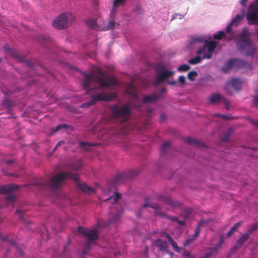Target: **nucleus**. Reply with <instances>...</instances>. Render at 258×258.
<instances>
[{
  "instance_id": "51",
  "label": "nucleus",
  "mask_w": 258,
  "mask_h": 258,
  "mask_svg": "<svg viewBox=\"0 0 258 258\" xmlns=\"http://www.w3.org/2000/svg\"><path fill=\"white\" fill-rule=\"evenodd\" d=\"M178 82L181 85H183L185 83V78L183 76H180L178 78Z\"/></svg>"
},
{
  "instance_id": "57",
  "label": "nucleus",
  "mask_w": 258,
  "mask_h": 258,
  "mask_svg": "<svg viewBox=\"0 0 258 258\" xmlns=\"http://www.w3.org/2000/svg\"><path fill=\"white\" fill-rule=\"evenodd\" d=\"M93 4L94 5V7L96 9H97V7L98 6L99 4V0H93Z\"/></svg>"
},
{
  "instance_id": "39",
  "label": "nucleus",
  "mask_w": 258,
  "mask_h": 258,
  "mask_svg": "<svg viewBox=\"0 0 258 258\" xmlns=\"http://www.w3.org/2000/svg\"><path fill=\"white\" fill-rule=\"evenodd\" d=\"M208 221L206 220H201L200 222H199L196 229L195 230V235H199L200 231H201V228L203 226L204 223H207Z\"/></svg>"
},
{
  "instance_id": "18",
  "label": "nucleus",
  "mask_w": 258,
  "mask_h": 258,
  "mask_svg": "<svg viewBox=\"0 0 258 258\" xmlns=\"http://www.w3.org/2000/svg\"><path fill=\"white\" fill-rule=\"evenodd\" d=\"M18 187L17 185L13 184L0 185V194L10 192Z\"/></svg>"
},
{
  "instance_id": "23",
  "label": "nucleus",
  "mask_w": 258,
  "mask_h": 258,
  "mask_svg": "<svg viewBox=\"0 0 258 258\" xmlns=\"http://www.w3.org/2000/svg\"><path fill=\"white\" fill-rule=\"evenodd\" d=\"M165 237L168 239V240L170 243V244H171L174 250L176 252H180V248L178 246V245H177V243L174 241V240L170 236L169 234L166 233L165 234Z\"/></svg>"
},
{
  "instance_id": "29",
  "label": "nucleus",
  "mask_w": 258,
  "mask_h": 258,
  "mask_svg": "<svg viewBox=\"0 0 258 258\" xmlns=\"http://www.w3.org/2000/svg\"><path fill=\"white\" fill-rule=\"evenodd\" d=\"M86 24L89 27L96 30L97 26L96 19L93 18L89 19L86 21Z\"/></svg>"
},
{
  "instance_id": "49",
  "label": "nucleus",
  "mask_w": 258,
  "mask_h": 258,
  "mask_svg": "<svg viewBox=\"0 0 258 258\" xmlns=\"http://www.w3.org/2000/svg\"><path fill=\"white\" fill-rule=\"evenodd\" d=\"M214 115L215 117H219L225 119H229L230 118L229 116H228L227 115H224V114L216 113V114H215Z\"/></svg>"
},
{
  "instance_id": "11",
  "label": "nucleus",
  "mask_w": 258,
  "mask_h": 258,
  "mask_svg": "<svg viewBox=\"0 0 258 258\" xmlns=\"http://www.w3.org/2000/svg\"><path fill=\"white\" fill-rule=\"evenodd\" d=\"M78 231L83 236L87 237L88 238V240H90L91 242L98 238L97 233L93 230L79 226Z\"/></svg>"
},
{
  "instance_id": "62",
  "label": "nucleus",
  "mask_w": 258,
  "mask_h": 258,
  "mask_svg": "<svg viewBox=\"0 0 258 258\" xmlns=\"http://www.w3.org/2000/svg\"><path fill=\"white\" fill-rule=\"evenodd\" d=\"M167 83L170 85H175L177 83L176 81H169Z\"/></svg>"
},
{
  "instance_id": "31",
  "label": "nucleus",
  "mask_w": 258,
  "mask_h": 258,
  "mask_svg": "<svg viewBox=\"0 0 258 258\" xmlns=\"http://www.w3.org/2000/svg\"><path fill=\"white\" fill-rule=\"evenodd\" d=\"M126 1L127 0H114L112 6L113 10L115 11L118 7L123 6L126 3Z\"/></svg>"
},
{
  "instance_id": "5",
  "label": "nucleus",
  "mask_w": 258,
  "mask_h": 258,
  "mask_svg": "<svg viewBox=\"0 0 258 258\" xmlns=\"http://www.w3.org/2000/svg\"><path fill=\"white\" fill-rule=\"evenodd\" d=\"M131 113L132 111L128 103L122 105L115 104L111 107V118L114 119H120V123L126 121Z\"/></svg>"
},
{
  "instance_id": "42",
  "label": "nucleus",
  "mask_w": 258,
  "mask_h": 258,
  "mask_svg": "<svg viewBox=\"0 0 258 258\" xmlns=\"http://www.w3.org/2000/svg\"><path fill=\"white\" fill-rule=\"evenodd\" d=\"M11 55L16 58H17L19 61H23V58L22 56H20L19 53H18L15 50H11Z\"/></svg>"
},
{
  "instance_id": "28",
  "label": "nucleus",
  "mask_w": 258,
  "mask_h": 258,
  "mask_svg": "<svg viewBox=\"0 0 258 258\" xmlns=\"http://www.w3.org/2000/svg\"><path fill=\"white\" fill-rule=\"evenodd\" d=\"M234 67L237 68H243L246 65V63L243 60L238 59H232Z\"/></svg>"
},
{
  "instance_id": "30",
  "label": "nucleus",
  "mask_w": 258,
  "mask_h": 258,
  "mask_svg": "<svg viewBox=\"0 0 258 258\" xmlns=\"http://www.w3.org/2000/svg\"><path fill=\"white\" fill-rule=\"evenodd\" d=\"M97 146V144L89 143L85 142H80L79 143V146L85 150H89L90 146Z\"/></svg>"
},
{
  "instance_id": "63",
  "label": "nucleus",
  "mask_w": 258,
  "mask_h": 258,
  "mask_svg": "<svg viewBox=\"0 0 258 258\" xmlns=\"http://www.w3.org/2000/svg\"><path fill=\"white\" fill-rule=\"evenodd\" d=\"M1 238H2L4 241H7V240H9L8 237L7 235H5V236H3L1 237Z\"/></svg>"
},
{
  "instance_id": "59",
  "label": "nucleus",
  "mask_w": 258,
  "mask_h": 258,
  "mask_svg": "<svg viewBox=\"0 0 258 258\" xmlns=\"http://www.w3.org/2000/svg\"><path fill=\"white\" fill-rule=\"evenodd\" d=\"M182 254L184 256H187V257H189L190 255V253L188 251H187V250H184Z\"/></svg>"
},
{
  "instance_id": "6",
  "label": "nucleus",
  "mask_w": 258,
  "mask_h": 258,
  "mask_svg": "<svg viewBox=\"0 0 258 258\" xmlns=\"http://www.w3.org/2000/svg\"><path fill=\"white\" fill-rule=\"evenodd\" d=\"M156 71V81L158 84L162 83L164 81L169 79L175 74L174 71L168 70L166 66L164 65L158 66Z\"/></svg>"
},
{
  "instance_id": "10",
  "label": "nucleus",
  "mask_w": 258,
  "mask_h": 258,
  "mask_svg": "<svg viewBox=\"0 0 258 258\" xmlns=\"http://www.w3.org/2000/svg\"><path fill=\"white\" fill-rule=\"evenodd\" d=\"M96 22L97 24L96 30L98 31H106L111 29L114 28L115 25L114 21H109L106 24L105 21L100 15L96 19Z\"/></svg>"
},
{
  "instance_id": "43",
  "label": "nucleus",
  "mask_w": 258,
  "mask_h": 258,
  "mask_svg": "<svg viewBox=\"0 0 258 258\" xmlns=\"http://www.w3.org/2000/svg\"><path fill=\"white\" fill-rule=\"evenodd\" d=\"M224 240L223 236L221 235L220 236V240H219V242L216 244V245L214 247H213L212 248H215V251H216L218 249L220 248L221 247L222 244L224 243Z\"/></svg>"
},
{
  "instance_id": "26",
  "label": "nucleus",
  "mask_w": 258,
  "mask_h": 258,
  "mask_svg": "<svg viewBox=\"0 0 258 258\" xmlns=\"http://www.w3.org/2000/svg\"><path fill=\"white\" fill-rule=\"evenodd\" d=\"M70 126L67 124L63 123V124H60L57 125L55 127L53 128L50 131L49 134L51 135H53L54 134L58 132V131H60V130L62 128H67Z\"/></svg>"
},
{
  "instance_id": "35",
  "label": "nucleus",
  "mask_w": 258,
  "mask_h": 258,
  "mask_svg": "<svg viewBox=\"0 0 258 258\" xmlns=\"http://www.w3.org/2000/svg\"><path fill=\"white\" fill-rule=\"evenodd\" d=\"M200 55L197 54L195 58L189 59L188 60V62L191 64H196L201 62L202 60L204 59L203 58V57H201Z\"/></svg>"
},
{
  "instance_id": "4",
  "label": "nucleus",
  "mask_w": 258,
  "mask_h": 258,
  "mask_svg": "<svg viewBox=\"0 0 258 258\" xmlns=\"http://www.w3.org/2000/svg\"><path fill=\"white\" fill-rule=\"evenodd\" d=\"M192 43H203V46L199 48L197 51V54L201 55L205 53L206 48L208 49V53H204L203 55V59H211L213 53L216 48L218 43L215 41L207 40L203 36H197L193 38L191 40Z\"/></svg>"
},
{
  "instance_id": "14",
  "label": "nucleus",
  "mask_w": 258,
  "mask_h": 258,
  "mask_svg": "<svg viewBox=\"0 0 258 258\" xmlns=\"http://www.w3.org/2000/svg\"><path fill=\"white\" fill-rule=\"evenodd\" d=\"M241 85V82L239 80L236 78H233L231 80L230 83L226 84L225 90L228 94H231V93L228 91V88L230 86H232L235 90H239L240 89Z\"/></svg>"
},
{
  "instance_id": "22",
  "label": "nucleus",
  "mask_w": 258,
  "mask_h": 258,
  "mask_svg": "<svg viewBox=\"0 0 258 258\" xmlns=\"http://www.w3.org/2000/svg\"><path fill=\"white\" fill-rule=\"evenodd\" d=\"M121 198V195L115 192L113 196H110L108 198L104 200V202L112 204H115L117 201Z\"/></svg>"
},
{
  "instance_id": "41",
  "label": "nucleus",
  "mask_w": 258,
  "mask_h": 258,
  "mask_svg": "<svg viewBox=\"0 0 258 258\" xmlns=\"http://www.w3.org/2000/svg\"><path fill=\"white\" fill-rule=\"evenodd\" d=\"M92 242L90 241V240H87L86 243L84 247L83 250V253L84 254H86L87 252L90 250Z\"/></svg>"
},
{
  "instance_id": "7",
  "label": "nucleus",
  "mask_w": 258,
  "mask_h": 258,
  "mask_svg": "<svg viewBox=\"0 0 258 258\" xmlns=\"http://www.w3.org/2000/svg\"><path fill=\"white\" fill-rule=\"evenodd\" d=\"M90 98L92 103L94 104L97 102L100 101H110L115 100L117 98V94L116 93L106 94L103 92H101L95 95H91Z\"/></svg>"
},
{
  "instance_id": "8",
  "label": "nucleus",
  "mask_w": 258,
  "mask_h": 258,
  "mask_svg": "<svg viewBox=\"0 0 258 258\" xmlns=\"http://www.w3.org/2000/svg\"><path fill=\"white\" fill-rule=\"evenodd\" d=\"M69 17H72L68 13H62L58 16L53 22V26L57 29H64L68 26V19Z\"/></svg>"
},
{
  "instance_id": "33",
  "label": "nucleus",
  "mask_w": 258,
  "mask_h": 258,
  "mask_svg": "<svg viewBox=\"0 0 258 258\" xmlns=\"http://www.w3.org/2000/svg\"><path fill=\"white\" fill-rule=\"evenodd\" d=\"M243 18V16L241 15H236L234 18H233L231 23L235 26H237L239 23L242 21Z\"/></svg>"
},
{
  "instance_id": "12",
  "label": "nucleus",
  "mask_w": 258,
  "mask_h": 258,
  "mask_svg": "<svg viewBox=\"0 0 258 258\" xmlns=\"http://www.w3.org/2000/svg\"><path fill=\"white\" fill-rule=\"evenodd\" d=\"M143 207H151L154 209L155 211L156 215L159 217H163L165 215V213L161 212L159 206L157 204L151 203L148 198L145 199Z\"/></svg>"
},
{
  "instance_id": "47",
  "label": "nucleus",
  "mask_w": 258,
  "mask_h": 258,
  "mask_svg": "<svg viewBox=\"0 0 258 258\" xmlns=\"http://www.w3.org/2000/svg\"><path fill=\"white\" fill-rule=\"evenodd\" d=\"M15 199V196L13 194H9L6 196V199L9 202H12Z\"/></svg>"
},
{
  "instance_id": "37",
  "label": "nucleus",
  "mask_w": 258,
  "mask_h": 258,
  "mask_svg": "<svg viewBox=\"0 0 258 258\" xmlns=\"http://www.w3.org/2000/svg\"><path fill=\"white\" fill-rule=\"evenodd\" d=\"M258 228V222L252 224L247 231L246 233L250 235L254 231Z\"/></svg>"
},
{
  "instance_id": "21",
  "label": "nucleus",
  "mask_w": 258,
  "mask_h": 258,
  "mask_svg": "<svg viewBox=\"0 0 258 258\" xmlns=\"http://www.w3.org/2000/svg\"><path fill=\"white\" fill-rule=\"evenodd\" d=\"M249 236L250 235L246 232L243 234L237 241L236 243L233 248L235 249L239 248L243 243L247 240Z\"/></svg>"
},
{
  "instance_id": "9",
  "label": "nucleus",
  "mask_w": 258,
  "mask_h": 258,
  "mask_svg": "<svg viewBox=\"0 0 258 258\" xmlns=\"http://www.w3.org/2000/svg\"><path fill=\"white\" fill-rule=\"evenodd\" d=\"M248 13L246 15V19L248 24H258V7L250 4L248 7Z\"/></svg>"
},
{
  "instance_id": "17",
  "label": "nucleus",
  "mask_w": 258,
  "mask_h": 258,
  "mask_svg": "<svg viewBox=\"0 0 258 258\" xmlns=\"http://www.w3.org/2000/svg\"><path fill=\"white\" fill-rule=\"evenodd\" d=\"M161 97L160 93H154L151 95L145 96L143 99V102L144 103L155 102L158 99Z\"/></svg>"
},
{
  "instance_id": "13",
  "label": "nucleus",
  "mask_w": 258,
  "mask_h": 258,
  "mask_svg": "<svg viewBox=\"0 0 258 258\" xmlns=\"http://www.w3.org/2000/svg\"><path fill=\"white\" fill-rule=\"evenodd\" d=\"M122 213V209L120 206H117V208L116 207L112 208L111 214L113 213V215L112 217L108 220V222L110 223L117 221Z\"/></svg>"
},
{
  "instance_id": "2",
  "label": "nucleus",
  "mask_w": 258,
  "mask_h": 258,
  "mask_svg": "<svg viewBox=\"0 0 258 258\" xmlns=\"http://www.w3.org/2000/svg\"><path fill=\"white\" fill-rule=\"evenodd\" d=\"M96 72L97 75L88 74L84 75L83 87L86 90V93L88 94H90L92 91L99 90L97 87L89 88L93 83H97L101 89L111 87L116 84L115 78L114 76H106V73L101 69L97 68Z\"/></svg>"
},
{
  "instance_id": "50",
  "label": "nucleus",
  "mask_w": 258,
  "mask_h": 258,
  "mask_svg": "<svg viewBox=\"0 0 258 258\" xmlns=\"http://www.w3.org/2000/svg\"><path fill=\"white\" fill-rule=\"evenodd\" d=\"M165 215L164 216H163V217H166L167 218L170 219L171 221H174L176 222H177L179 221L178 218L176 217L168 216L166 214H165Z\"/></svg>"
},
{
  "instance_id": "3",
  "label": "nucleus",
  "mask_w": 258,
  "mask_h": 258,
  "mask_svg": "<svg viewBox=\"0 0 258 258\" xmlns=\"http://www.w3.org/2000/svg\"><path fill=\"white\" fill-rule=\"evenodd\" d=\"M236 46L238 50H248L247 55H252L255 47L251 39V34L247 28L242 29L241 34L236 41Z\"/></svg>"
},
{
  "instance_id": "53",
  "label": "nucleus",
  "mask_w": 258,
  "mask_h": 258,
  "mask_svg": "<svg viewBox=\"0 0 258 258\" xmlns=\"http://www.w3.org/2000/svg\"><path fill=\"white\" fill-rule=\"evenodd\" d=\"M222 102H223L224 104L225 105V107L226 108L227 110H229L230 109V107L229 106V102L228 100L223 98L222 99Z\"/></svg>"
},
{
  "instance_id": "55",
  "label": "nucleus",
  "mask_w": 258,
  "mask_h": 258,
  "mask_svg": "<svg viewBox=\"0 0 258 258\" xmlns=\"http://www.w3.org/2000/svg\"><path fill=\"white\" fill-rule=\"evenodd\" d=\"M64 143V142L63 141H59L56 145V146L54 147V148H53V152H55L56 149H57V148L59 146H60L61 145H63V144Z\"/></svg>"
},
{
  "instance_id": "44",
  "label": "nucleus",
  "mask_w": 258,
  "mask_h": 258,
  "mask_svg": "<svg viewBox=\"0 0 258 258\" xmlns=\"http://www.w3.org/2000/svg\"><path fill=\"white\" fill-rule=\"evenodd\" d=\"M189 69H190V66L187 64H182V65L180 66L179 67H178L177 68V70L179 72H184V71H186Z\"/></svg>"
},
{
  "instance_id": "16",
  "label": "nucleus",
  "mask_w": 258,
  "mask_h": 258,
  "mask_svg": "<svg viewBox=\"0 0 258 258\" xmlns=\"http://www.w3.org/2000/svg\"><path fill=\"white\" fill-rule=\"evenodd\" d=\"M160 200L164 202L166 205L171 206L174 207H177L180 206V203L178 201H174L170 197H166L163 195L160 196Z\"/></svg>"
},
{
  "instance_id": "60",
  "label": "nucleus",
  "mask_w": 258,
  "mask_h": 258,
  "mask_svg": "<svg viewBox=\"0 0 258 258\" xmlns=\"http://www.w3.org/2000/svg\"><path fill=\"white\" fill-rule=\"evenodd\" d=\"M120 127H117L115 129V131L112 133L113 134H117L121 133V132L119 131Z\"/></svg>"
},
{
  "instance_id": "36",
  "label": "nucleus",
  "mask_w": 258,
  "mask_h": 258,
  "mask_svg": "<svg viewBox=\"0 0 258 258\" xmlns=\"http://www.w3.org/2000/svg\"><path fill=\"white\" fill-rule=\"evenodd\" d=\"M199 235H195V232L194 233V235L190 236L188 238L186 239L185 241V242L184 243V246H186L191 243H192L193 241H194L198 237Z\"/></svg>"
},
{
  "instance_id": "1",
  "label": "nucleus",
  "mask_w": 258,
  "mask_h": 258,
  "mask_svg": "<svg viewBox=\"0 0 258 258\" xmlns=\"http://www.w3.org/2000/svg\"><path fill=\"white\" fill-rule=\"evenodd\" d=\"M66 178L75 181L77 187L84 192L90 194L94 191V188L88 186L86 183L79 182V176L77 174L71 173L69 172L56 174L50 180H40L34 183V185L37 186L40 189L50 187L53 189H56L61 185L63 181Z\"/></svg>"
},
{
  "instance_id": "46",
  "label": "nucleus",
  "mask_w": 258,
  "mask_h": 258,
  "mask_svg": "<svg viewBox=\"0 0 258 258\" xmlns=\"http://www.w3.org/2000/svg\"><path fill=\"white\" fill-rule=\"evenodd\" d=\"M231 134V132L230 130H228V132L226 133L224 136L221 138V141L222 142H226L228 140L229 137L230 136Z\"/></svg>"
},
{
  "instance_id": "20",
  "label": "nucleus",
  "mask_w": 258,
  "mask_h": 258,
  "mask_svg": "<svg viewBox=\"0 0 258 258\" xmlns=\"http://www.w3.org/2000/svg\"><path fill=\"white\" fill-rule=\"evenodd\" d=\"M127 177V175L125 173L118 174L114 179V183L115 184H118L124 183L126 180Z\"/></svg>"
},
{
  "instance_id": "38",
  "label": "nucleus",
  "mask_w": 258,
  "mask_h": 258,
  "mask_svg": "<svg viewBox=\"0 0 258 258\" xmlns=\"http://www.w3.org/2000/svg\"><path fill=\"white\" fill-rule=\"evenodd\" d=\"M208 249L209 251L206 253L204 256H201L200 258H210L214 253L216 252L215 251V248L209 247Z\"/></svg>"
},
{
  "instance_id": "52",
  "label": "nucleus",
  "mask_w": 258,
  "mask_h": 258,
  "mask_svg": "<svg viewBox=\"0 0 258 258\" xmlns=\"http://www.w3.org/2000/svg\"><path fill=\"white\" fill-rule=\"evenodd\" d=\"M81 167V163L78 162L77 165L75 164H73L72 165V168L74 170H77L79 169Z\"/></svg>"
},
{
  "instance_id": "56",
  "label": "nucleus",
  "mask_w": 258,
  "mask_h": 258,
  "mask_svg": "<svg viewBox=\"0 0 258 258\" xmlns=\"http://www.w3.org/2000/svg\"><path fill=\"white\" fill-rule=\"evenodd\" d=\"M16 213L18 214V215H19V217L21 219H24L23 213L22 211L20 210H17L16 211Z\"/></svg>"
},
{
  "instance_id": "25",
  "label": "nucleus",
  "mask_w": 258,
  "mask_h": 258,
  "mask_svg": "<svg viewBox=\"0 0 258 258\" xmlns=\"http://www.w3.org/2000/svg\"><path fill=\"white\" fill-rule=\"evenodd\" d=\"M242 224V221H239L236 223L232 226L230 230L227 233L226 236L227 238L230 237L237 229Z\"/></svg>"
},
{
  "instance_id": "32",
  "label": "nucleus",
  "mask_w": 258,
  "mask_h": 258,
  "mask_svg": "<svg viewBox=\"0 0 258 258\" xmlns=\"http://www.w3.org/2000/svg\"><path fill=\"white\" fill-rule=\"evenodd\" d=\"M127 92L132 95L135 98L138 97V94L136 92L134 85L132 84H130L127 88Z\"/></svg>"
},
{
  "instance_id": "58",
  "label": "nucleus",
  "mask_w": 258,
  "mask_h": 258,
  "mask_svg": "<svg viewBox=\"0 0 258 258\" xmlns=\"http://www.w3.org/2000/svg\"><path fill=\"white\" fill-rule=\"evenodd\" d=\"M5 162L6 164H7L8 165H11L13 164V163L14 162V161L12 159H9V160H6L5 161Z\"/></svg>"
},
{
  "instance_id": "45",
  "label": "nucleus",
  "mask_w": 258,
  "mask_h": 258,
  "mask_svg": "<svg viewBox=\"0 0 258 258\" xmlns=\"http://www.w3.org/2000/svg\"><path fill=\"white\" fill-rule=\"evenodd\" d=\"M224 32L223 31H220L218 32V33L214 34L213 35V38L216 40H220L224 36Z\"/></svg>"
},
{
  "instance_id": "27",
  "label": "nucleus",
  "mask_w": 258,
  "mask_h": 258,
  "mask_svg": "<svg viewBox=\"0 0 258 258\" xmlns=\"http://www.w3.org/2000/svg\"><path fill=\"white\" fill-rule=\"evenodd\" d=\"M223 98L219 94H214L212 95L210 97V101L212 104L218 103L220 100L222 101Z\"/></svg>"
},
{
  "instance_id": "64",
  "label": "nucleus",
  "mask_w": 258,
  "mask_h": 258,
  "mask_svg": "<svg viewBox=\"0 0 258 258\" xmlns=\"http://www.w3.org/2000/svg\"><path fill=\"white\" fill-rule=\"evenodd\" d=\"M252 123L254 124L255 126L258 127V120H254L252 121Z\"/></svg>"
},
{
  "instance_id": "34",
  "label": "nucleus",
  "mask_w": 258,
  "mask_h": 258,
  "mask_svg": "<svg viewBox=\"0 0 258 258\" xmlns=\"http://www.w3.org/2000/svg\"><path fill=\"white\" fill-rule=\"evenodd\" d=\"M171 145V143L169 141L164 142L161 147V151L162 154L165 153L170 148Z\"/></svg>"
},
{
  "instance_id": "54",
  "label": "nucleus",
  "mask_w": 258,
  "mask_h": 258,
  "mask_svg": "<svg viewBox=\"0 0 258 258\" xmlns=\"http://www.w3.org/2000/svg\"><path fill=\"white\" fill-rule=\"evenodd\" d=\"M233 25L230 22L229 25L226 27L225 31L227 33H230Z\"/></svg>"
},
{
  "instance_id": "48",
  "label": "nucleus",
  "mask_w": 258,
  "mask_h": 258,
  "mask_svg": "<svg viewBox=\"0 0 258 258\" xmlns=\"http://www.w3.org/2000/svg\"><path fill=\"white\" fill-rule=\"evenodd\" d=\"M92 105H93V103H92L91 100H90L89 101L83 104L81 106V107H82V108H87V107H89V106H91Z\"/></svg>"
},
{
  "instance_id": "40",
  "label": "nucleus",
  "mask_w": 258,
  "mask_h": 258,
  "mask_svg": "<svg viewBox=\"0 0 258 258\" xmlns=\"http://www.w3.org/2000/svg\"><path fill=\"white\" fill-rule=\"evenodd\" d=\"M198 76V73L196 71H190L187 74V78L190 81H194L195 78Z\"/></svg>"
},
{
  "instance_id": "19",
  "label": "nucleus",
  "mask_w": 258,
  "mask_h": 258,
  "mask_svg": "<svg viewBox=\"0 0 258 258\" xmlns=\"http://www.w3.org/2000/svg\"><path fill=\"white\" fill-rule=\"evenodd\" d=\"M185 142L188 145H193L196 147H205L204 144L201 141L192 139L190 138H187L185 139Z\"/></svg>"
},
{
  "instance_id": "15",
  "label": "nucleus",
  "mask_w": 258,
  "mask_h": 258,
  "mask_svg": "<svg viewBox=\"0 0 258 258\" xmlns=\"http://www.w3.org/2000/svg\"><path fill=\"white\" fill-rule=\"evenodd\" d=\"M154 245L158 247L159 250L163 252L167 251L168 246L167 242L162 239H157L154 242Z\"/></svg>"
},
{
  "instance_id": "61",
  "label": "nucleus",
  "mask_w": 258,
  "mask_h": 258,
  "mask_svg": "<svg viewBox=\"0 0 258 258\" xmlns=\"http://www.w3.org/2000/svg\"><path fill=\"white\" fill-rule=\"evenodd\" d=\"M254 101L256 105H257L258 104V93L257 94H256L254 97Z\"/></svg>"
},
{
  "instance_id": "24",
  "label": "nucleus",
  "mask_w": 258,
  "mask_h": 258,
  "mask_svg": "<svg viewBox=\"0 0 258 258\" xmlns=\"http://www.w3.org/2000/svg\"><path fill=\"white\" fill-rule=\"evenodd\" d=\"M233 63L234 62L232 59L228 60L222 67V71L225 73L229 72L231 68L234 67Z\"/></svg>"
}]
</instances>
